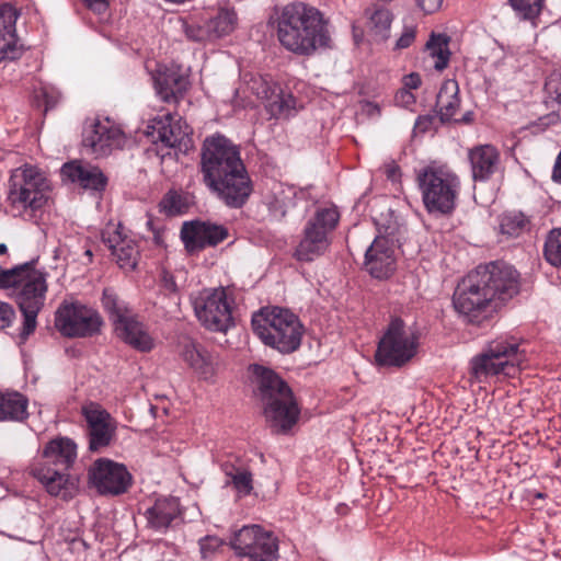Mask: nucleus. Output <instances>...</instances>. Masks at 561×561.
<instances>
[{
  "mask_svg": "<svg viewBox=\"0 0 561 561\" xmlns=\"http://www.w3.org/2000/svg\"><path fill=\"white\" fill-rule=\"evenodd\" d=\"M201 167L205 184L226 205L241 207L251 195L252 183L240 151L226 137L217 135L204 140Z\"/></svg>",
  "mask_w": 561,
  "mask_h": 561,
  "instance_id": "nucleus-1",
  "label": "nucleus"
},
{
  "mask_svg": "<svg viewBox=\"0 0 561 561\" xmlns=\"http://www.w3.org/2000/svg\"><path fill=\"white\" fill-rule=\"evenodd\" d=\"M517 291V271L504 263H490L479 266L458 284L453 304L458 313L472 322L492 300H507Z\"/></svg>",
  "mask_w": 561,
  "mask_h": 561,
  "instance_id": "nucleus-2",
  "label": "nucleus"
},
{
  "mask_svg": "<svg viewBox=\"0 0 561 561\" xmlns=\"http://www.w3.org/2000/svg\"><path fill=\"white\" fill-rule=\"evenodd\" d=\"M277 38L284 48L300 56L331 45L328 21L317 8L304 2L283 8L277 19Z\"/></svg>",
  "mask_w": 561,
  "mask_h": 561,
  "instance_id": "nucleus-3",
  "label": "nucleus"
},
{
  "mask_svg": "<svg viewBox=\"0 0 561 561\" xmlns=\"http://www.w3.org/2000/svg\"><path fill=\"white\" fill-rule=\"evenodd\" d=\"M77 459L76 443L64 436L50 439L30 467L31 474L43 485L46 492L64 500L73 495L75 484L67 471Z\"/></svg>",
  "mask_w": 561,
  "mask_h": 561,
  "instance_id": "nucleus-4",
  "label": "nucleus"
},
{
  "mask_svg": "<svg viewBox=\"0 0 561 561\" xmlns=\"http://www.w3.org/2000/svg\"><path fill=\"white\" fill-rule=\"evenodd\" d=\"M257 386L264 402V415L270 426L286 433L297 422L299 409L287 383L273 370L253 366Z\"/></svg>",
  "mask_w": 561,
  "mask_h": 561,
  "instance_id": "nucleus-5",
  "label": "nucleus"
},
{
  "mask_svg": "<svg viewBox=\"0 0 561 561\" xmlns=\"http://www.w3.org/2000/svg\"><path fill=\"white\" fill-rule=\"evenodd\" d=\"M526 360L518 339L500 335L485 344L483 350L470 360V377L476 382H488L503 375L512 377Z\"/></svg>",
  "mask_w": 561,
  "mask_h": 561,
  "instance_id": "nucleus-6",
  "label": "nucleus"
},
{
  "mask_svg": "<svg viewBox=\"0 0 561 561\" xmlns=\"http://www.w3.org/2000/svg\"><path fill=\"white\" fill-rule=\"evenodd\" d=\"M252 328L265 345L285 354L300 346L304 334V327L298 317L279 307L265 308L254 313Z\"/></svg>",
  "mask_w": 561,
  "mask_h": 561,
  "instance_id": "nucleus-7",
  "label": "nucleus"
},
{
  "mask_svg": "<svg viewBox=\"0 0 561 561\" xmlns=\"http://www.w3.org/2000/svg\"><path fill=\"white\" fill-rule=\"evenodd\" d=\"M417 182L430 213L448 214L454 209L460 180L449 167L432 162L419 171Z\"/></svg>",
  "mask_w": 561,
  "mask_h": 561,
  "instance_id": "nucleus-8",
  "label": "nucleus"
},
{
  "mask_svg": "<svg viewBox=\"0 0 561 561\" xmlns=\"http://www.w3.org/2000/svg\"><path fill=\"white\" fill-rule=\"evenodd\" d=\"M49 183L34 165L24 164L12 171L8 202L14 216L41 209L48 201Z\"/></svg>",
  "mask_w": 561,
  "mask_h": 561,
  "instance_id": "nucleus-9",
  "label": "nucleus"
},
{
  "mask_svg": "<svg viewBox=\"0 0 561 561\" xmlns=\"http://www.w3.org/2000/svg\"><path fill=\"white\" fill-rule=\"evenodd\" d=\"M198 321L214 332H227L233 325L234 299L229 288H205L191 295Z\"/></svg>",
  "mask_w": 561,
  "mask_h": 561,
  "instance_id": "nucleus-10",
  "label": "nucleus"
},
{
  "mask_svg": "<svg viewBox=\"0 0 561 561\" xmlns=\"http://www.w3.org/2000/svg\"><path fill=\"white\" fill-rule=\"evenodd\" d=\"M340 214L333 206L319 207L304 229L295 255L299 261L310 262L325 253L331 244L330 234L339 224Z\"/></svg>",
  "mask_w": 561,
  "mask_h": 561,
  "instance_id": "nucleus-11",
  "label": "nucleus"
},
{
  "mask_svg": "<svg viewBox=\"0 0 561 561\" xmlns=\"http://www.w3.org/2000/svg\"><path fill=\"white\" fill-rule=\"evenodd\" d=\"M18 285L11 296L16 300L23 316L22 334L27 336L36 327V317L44 306L47 283L46 274L39 270L25 265L22 270Z\"/></svg>",
  "mask_w": 561,
  "mask_h": 561,
  "instance_id": "nucleus-12",
  "label": "nucleus"
},
{
  "mask_svg": "<svg viewBox=\"0 0 561 561\" xmlns=\"http://www.w3.org/2000/svg\"><path fill=\"white\" fill-rule=\"evenodd\" d=\"M416 350L415 332L405 327L402 320L394 319L378 344L376 360L380 365L402 366L416 354Z\"/></svg>",
  "mask_w": 561,
  "mask_h": 561,
  "instance_id": "nucleus-13",
  "label": "nucleus"
},
{
  "mask_svg": "<svg viewBox=\"0 0 561 561\" xmlns=\"http://www.w3.org/2000/svg\"><path fill=\"white\" fill-rule=\"evenodd\" d=\"M55 325L69 337H84L100 331L102 319L98 311L79 302H64L56 311Z\"/></svg>",
  "mask_w": 561,
  "mask_h": 561,
  "instance_id": "nucleus-14",
  "label": "nucleus"
},
{
  "mask_svg": "<svg viewBox=\"0 0 561 561\" xmlns=\"http://www.w3.org/2000/svg\"><path fill=\"white\" fill-rule=\"evenodd\" d=\"M231 546L240 557L251 561H274L277 557V541L259 525L244 526L238 530Z\"/></svg>",
  "mask_w": 561,
  "mask_h": 561,
  "instance_id": "nucleus-15",
  "label": "nucleus"
},
{
  "mask_svg": "<svg viewBox=\"0 0 561 561\" xmlns=\"http://www.w3.org/2000/svg\"><path fill=\"white\" fill-rule=\"evenodd\" d=\"M90 484L103 495H119L131 484V474L119 462L107 458L95 460L88 472Z\"/></svg>",
  "mask_w": 561,
  "mask_h": 561,
  "instance_id": "nucleus-16",
  "label": "nucleus"
},
{
  "mask_svg": "<svg viewBox=\"0 0 561 561\" xmlns=\"http://www.w3.org/2000/svg\"><path fill=\"white\" fill-rule=\"evenodd\" d=\"M247 88L264 101L272 117H289L297 112V101L290 92L283 91L271 78L255 75L247 81Z\"/></svg>",
  "mask_w": 561,
  "mask_h": 561,
  "instance_id": "nucleus-17",
  "label": "nucleus"
},
{
  "mask_svg": "<svg viewBox=\"0 0 561 561\" xmlns=\"http://www.w3.org/2000/svg\"><path fill=\"white\" fill-rule=\"evenodd\" d=\"M192 128L181 117L175 118L170 113L154 117L147 126L146 135L156 145L164 148L186 150L191 145Z\"/></svg>",
  "mask_w": 561,
  "mask_h": 561,
  "instance_id": "nucleus-18",
  "label": "nucleus"
},
{
  "mask_svg": "<svg viewBox=\"0 0 561 561\" xmlns=\"http://www.w3.org/2000/svg\"><path fill=\"white\" fill-rule=\"evenodd\" d=\"M398 245L389 237L378 236L366 250L364 267L376 279H387L397 268Z\"/></svg>",
  "mask_w": 561,
  "mask_h": 561,
  "instance_id": "nucleus-19",
  "label": "nucleus"
},
{
  "mask_svg": "<svg viewBox=\"0 0 561 561\" xmlns=\"http://www.w3.org/2000/svg\"><path fill=\"white\" fill-rule=\"evenodd\" d=\"M123 131L108 118L95 119L83 131V147L95 156H107L113 149L122 146Z\"/></svg>",
  "mask_w": 561,
  "mask_h": 561,
  "instance_id": "nucleus-20",
  "label": "nucleus"
},
{
  "mask_svg": "<svg viewBox=\"0 0 561 561\" xmlns=\"http://www.w3.org/2000/svg\"><path fill=\"white\" fill-rule=\"evenodd\" d=\"M102 240L121 268H136L140 255L138 243L124 233L121 225H107L102 231Z\"/></svg>",
  "mask_w": 561,
  "mask_h": 561,
  "instance_id": "nucleus-21",
  "label": "nucleus"
},
{
  "mask_svg": "<svg viewBox=\"0 0 561 561\" xmlns=\"http://www.w3.org/2000/svg\"><path fill=\"white\" fill-rule=\"evenodd\" d=\"M228 236V229L225 226L210 221L184 222L181 229V239L190 252L215 247Z\"/></svg>",
  "mask_w": 561,
  "mask_h": 561,
  "instance_id": "nucleus-22",
  "label": "nucleus"
},
{
  "mask_svg": "<svg viewBox=\"0 0 561 561\" xmlns=\"http://www.w3.org/2000/svg\"><path fill=\"white\" fill-rule=\"evenodd\" d=\"M88 423L90 449L92 451L107 447L114 438L116 423L105 410L95 404L83 408Z\"/></svg>",
  "mask_w": 561,
  "mask_h": 561,
  "instance_id": "nucleus-23",
  "label": "nucleus"
},
{
  "mask_svg": "<svg viewBox=\"0 0 561 561\" xmlns=\"http://www.w3.org/2000/svg\"><path fill=\"white\" fill-rule=\"evenodd\" d=\"M19 12L10 4L0 5V61L14 60L21 56L22 45L16 35Z\"/></svg>",
  "mask_w": 561,
  "mask_h": 561,
  "instance_id": "nucleus-24",
  "label": "nucleus"
},
{
  "mask_svg": "<svg viewBox=\"0 0 561 561\" xmlns=\"http://www.w3.org/2000/svg\"><path fill=\"white\" fill-rule=\"evenodd\" d=\"M154 89L163 102L178 101L188 89L190 81L176 67H159L153 76Z\"/></svg>",
  "mask_w": 561,
  "mask_h": 561,
  "instance_id": "nucleus-25",
  "label": "nucleus"
},
{
  "mask_svg": "<svg viewBox=\"0 0 561 561\" xmlns=\"http://www.w3.org/2000/svg\"><path fill=\"white\" fill-rule=\"evenodd\" d=\"M61 174L72 183L79 184L84 190L101 192L107 184V178L101 169L89 163L71 161L61 168Z\"/></svg>",
  "mask_w": 561,
  "mask_h": 561,
  "instance_id": "nucleus-26",
  "label": "nucleus"
},
{
  "mask_svg": "<svg viewBox=\"0 0 561 561\" xmlns=\"http://www.w3.org/2000/svg\"><path fill=\"white\" fill-rule=\"evenodd\" d=\"M471 174L474 181H486L501 168V154L491 145H479L468 151Z\"/></svg>",
  "mask_w": 561,
  "mask_h": 561,
  "instance_id": "nucleus-27",
  "label": "nucleus"
},
{
  "mask_svg": "<svg viewBox=\"0 0 561 561\" xmlns=\"http://www.w3.org/2000/svg\"><path fill=\"white\" fill-rule=\"evenodd\" d=\"M116 335L126 344L141 352L150 351L153 341L144 324L130 312L114 324Z\"/></svg>",
  "mask_w": 561,
  "mask_h": 561,
  "instance_id": "nucleus-28",
  "label": "nucleus"
},
{
  "mask_svg": "<svg viewBox=\"0 0 561 561\" xmlns=\"http://www.w3.org/2000/svg\"><path fill=\"white\" fill-rule=\"evenodd\" d=\"M436 106L439 117L443 122H461L470 123L472 121V113L467 112L460 118L456 117L459 106V87L455 80H446L437 94Z\"/></svg>",
  "mask_w": 561,
  "mask_h": 561,
  "instance_id": "nucleus-29",
  "label": "nucleus"
},
{
  "mask_svg": "<svg viewBox=\"0 0 561 561\" xmlns=\"http://www.w3.org/2000/svg\"><path fill=\"white\" fill-rule=\"evenodd\" d=\"M183 359L204 380H211L218 371V359L202 346L187 342L182 350Z\"/></svg>",
  "mask_w": 561,
  "mask_h": 561,
  "instance_id": "nucleus-30",
  "label": "nucleus"
},
{
  "mask_svg": "<svg viewBox=\"0 0 561 561\" xmlns=\"http://www.w3.org/2000/svg\"><path fill=\"white\" fill-rule=\"evenodd\" d=\"M183 359L204 380H211L218 371V359L202 346L187 342L182 350Z\"/></svg>",
  "mask_w": 561,
  "mask_h": 561,
  "instance_id": "nucleus-31",
  "label": "nucleus"
},
{
  "mask_svg": "<svg viewBox=\"0 0 561 561\" xmlns=\"http://www.w3.org/2000/svg\"><path fill=\"white\" fill-rule=\"evenodd\" d=\"M180 514V504L173 496L158 499L147 508L148 525L156 530H165Z\"/></svg>",
  "mask_w": 561,
  "mask_h": 561,
  "instance_id": "nucleus-32",
  "label": "nucleus"
},
{
  "mask_svg": "<svg viewBox=\"0 0 561 561\" xmlns=\"http://www.w3.org/2000/svg\"><path fill=\"white\" fill-rule=\"evenodd\" d=\"M296 190L293 186L274 183L270 193L265 196L272 216L283 218L287 210L295 205Z\"/></svg>",
  "mask_w": 561,
  "mask_h": 561,
  "instance_id": "nucleus-33",
  "label": "nucleus"
},
{
  "mask_svg": "<svg viewBox=\"0 0 561 561\" xmlns=\"http://www.w3.org/2000/svg\"><path fill=\"white\" fill-rule=\"evenodd\" d=\"M368 22L367 30L375 42H383L390 35V26L392 23L391 12L381 7L368 8L365 12Z\"/></svg>",
  "mask_w": 561,
  "mask_h": 561,
  "instance_id": "nucleus-34",
  "label": "nucleus"
},
{
  "mask_svg": "<svg viewBox=\"0 0 561 561\" xmlns=\"http://www.w3.org/2000/svg\"><path fill=\"white\" fill-rule=\"evenodd\" d=\"M27 416V400L18 392L0 393V422L23 421Z\"/></svg>",
  "mask_w": 561,
  "mask_h": 561,
  "instance_id": "nucleus-35",
  "label": "nucleus"
},
{
  "mask_svg": "<svg viewBox=\"0 0 561 561\" xmlns=\"http://www.w3.org/2000/svg\"><path fill=\"white\" fill-rule=\"evenodd\" d=\"M169 23L175 31L182 32L188 41L209 42L213 41L208 23L202 25L194 19H184L181 16L170 19Z\"/></svg>",
  "mask_w": 561,
  "mask_h": 561,
  "instance_id": "nucleus-36",
  "label": "nucleus"
},
{
  "mask_svg": "<svg viewBox=\"0 0 561 561\" xmlns=\"http://www.w3.org/2000/svg\"><path fill=\"white\" fill-rule=\"evenodd\" d=\"M208 27L213 41L230 34L237 25V14L231 9H220L217 14L208 21Z\"/></svg>",
  "mask_w": 561,
  "mask_h": 561,
  "instance_id": "nucleus-37",
  "label": "nucleus"
},
{
  "mask_svg": "<svg viewBox=\"0 0 561 561\" xmlns=\"http://www.w3.org/2000/svg\"><path fill=\"white\" fill-rule=\"evenodd\" d=\"M448 37L445 35H433L426 44L428 56L433 59L434 68L442 71L449 61L450 51L448 48Z\"/></svg>",
  "mask_w": 561,
  "mask_h": 561,
  "instance_id": "nucleus-38",
  "label": "nucleus"
},
{
  "mask_svg": "<svg viewBox=\"0 0 561 561\" xmlns=\"http://www.w3.org/2000/svg\"><path fill=\"white\" fill-rule=\"evenodd\" d=\"M499 228L502 234L517 237L528 229V220L522 213H506L501 216Z\"/></svg>",
  "mask_w": 561,
  "mask_h": 561,
  "instance_id": "nucleus-39",
  "label": "nucleus"
},
{
  "mask_svg": "<svg viewBox=\"0 0 561 561\" xmlns=\"http://www.w3.org/2000/svg\"><path fill=\"white\" fill-rule=\"evenodd\" d=\"M102 304L104 309L108 312L113 324L131 312L126 304L121 300L112 289H104Z\"/></svg>",
  "mask_w": 561,
  "mask_h": 561,
  "instance_id": "nucleus-40",
  "label": "nucleus"
},
{
  "mask_svg": "<svg viewBox=\"0 0 561 561\" xmlns=\"http://www.w3.org/2000/svg\"><path fill=\"white\" fill-rule=\"evenodd\" d=\"M228 477L227 483H231L240 495H248L252 491V474L241 468L228 467L224 468Z\"/></svg>",
  "mask_w": 561,
  "mask_h": 561,
  "instance_id": "nucleus-41",
  "label": "nucleus"
},
{
  "mask_svg": "<svg viewBox=\"0 0 561 561\" xmlns=\"http://www.w3.org/2000/svg\"><path fill=\"white\" fill-rule=\"evenodd\" d=\"M543 255L546 261L556 267H561V228L552 229L545 242Z\"/></svg>",
  "mask_w": 561,
  "mask_h": 561,
  "instance_id": "nucleus-42",
  "label": "nucleus"
},
{
  "mask_svg": "<svg viewBox=\"0 0 561 561\" xmlns=\"http://www.w3.org/2000/svg\"><path fill=\"white\" fill-rule=\"evenodd\" d=\"M514 11L524 20L539 15L545 0H508Z\"/></svg>",
  "mask_w": 561,
  "mask_h": 561,
  "instance_id": "nucleus-43",
  "label": "nucleus"
},
{
  "mask_svg": "<svg viewBox=\"0 0 561 561\" xmlns=\"http://www.w3.org/2000/svg\"><path fill=\"white\" fill-rule=\"evenodd\" d=\"M186 206L184 198L176 192H169L160 202L161 210L169 216L182 214Z\"/></svg>",
  "mask_w": 561,
  "mask_h": 561,
  "instance_id": "nucleus-44",
  "label": "nucleus"
},
{
  "mask_svg": "<svg viewBox=\"0 0 561 561\" xmlns=\"http://www.w3.org/2000/svg\"><path fill=\"white\" fill-rule=\"evenodd\" d=\"M59 98V92L48 85H43L34 92V102L38 107L44 106L45 112L54 107L58 103Z\"/></svg>",
  "mask_w": 561,
  "mask_h": 561,
  "instance_id": "nucleus-45",
  "label": "nucleus"
},
{
  "mask_svg": "<svg viewBox=\"0 0 561 561\" xmlns=\"http://www.w3.org/2000/svg\"><path fill=\"white\" fill-rule=\"evenodd\" d=\"M24 268L25 265L0 271V288L11 289V293H13L19 282L18 278H20L22 270Z\"/></svg>",
  "mask_w": 561,
  "mask_h": 561,
  "instance_id": "nucleus-46",
  "label": "nucleus"
},
{
  "mask_svg": "<svg viewBox=\"0 0 561 561\" xmlns=\"http://www.w3.org/2000/svg\"><path fill=\"white\" fill-rule=\"evenodd\" d=\"M546 90L551 101L558 104V113L561 115V76H550L546 82Z\"/></svg>",
  "mask_w": 561,
  "mask_h": 561,
  "instance_id": "nucleus-47",
  "label": "nucleus"
},
{
  "mask_svg": "<svg viewBox=\"0 0 561 561\" xmlns=\"http://www.w3.org/2000/svg\"><path fill=\"white\" fill-rule=\"evenodd\" d=\"M224 541L217 536H205L199 539L201 554L204 559L210 558L221 546Z\"/></svg>",
  "mask_w": 561,
  "mask_h": 561,
  "instance_id": "nucleus-48",
  "label": "nucleus"
},
{
  "mask_svg": "<svg viewBox=\"0 0 561 561\" xmlns=\"http://www.w3.org/2000/svg\"><path fill=\"white\" fill-rule=\"evenodd\" d=\"M14 318V311L10 305L0 300V329L8 328Z\"/></svg>",
  "mask_w": 561,
  "mask_h": 561,
  "instance_id": "nucleus-49",
  "label": "nucleus"
},
{
  "mask_svg": "<svg viewBox=\"0 0 561 561\" xmlns=\"http://www.w3.org/2000/svg\"><path fill=\"white\" fill-rule=\"evenodd\" d=\"M415 39V31L413 27H405L401 36L396 42V48H408Z\"/></svg>",
  "mask_w": 561,
  "mask_h": 561,
  "instance_id": "nucleus-50",
  "label": "nucleus"
},
{
  "mask_svg": "<svg viewBox=\"0 0 561 561\" xmlns=\"http://www.w3.org/2000/svg\"><path fill=\"white\" fill-rule=\"evenodd\" d=\"M83 3L96 14H104L108 10L110 0H82Z\"/></svg>",
  "mask_w": 561,
  "mask_h": 561,
  "instance_id": "nucleus-51",
  "label": "nucleus"
},
{
  "mask_svg": "<svg viewBox=\"0 0 561 561\" xmlns=\"http://www.w3.org/2000/svg\"><path fill=\"white\" fill-rule=\"evenodd\" d=\"M443 0H417L419 7L425 13H434L442 7Z\"/></svg>",
  "mask_w": 561,
  "mask_h": 561,
  "instance_id": "nucleus-52",
  "label": "nucleus"
},
{
  "mask_svg": "<svg viewBox=\"0 0 561 561\" xmlns=\"http://www.w3.org/2000/svg\"><path fill=\"white\" fill-rule=\"evenodd\" d=\"M161 284L165 290L169 293H175L176 291V283L174 280V277L171 273L168 271H163L161 274Z\"/></svg>",
  "mask_w": 561,
  "mask_h": 561,
  "instance_id": "nucleus-53",
  "label": "nucleus"
},
{
  "mask_svg": "<svg viewBox=\"0 0 561 561\" xmlns=\"http://www.w3.org/2000/svg\"><path fill=\"white\" fill-rule=\"evenodd\" d=\"M404 89H417L421 85V77L416 72H412L403 78Z\"/></svg>",
  "mask_w": 561,
  "mask_h": 561,
  "instance_id": "nucleus-54",
  "label": "nucleus"
},
{
  "mask_svg": "<svg viewBox=\"0 0 561 561\" xmlns=\"http://www.w3.org/2000/svg\"><path fill=\"white\" fill-rule=\"evenodd\" d=\"M397 99L400 100L401 102L405 103V104H410V103L414 102L413 94L411 92H409L408 90H405V89L401 90L398 93Z\"/></svg>",
  "mask_w": 561,
  "mask_h": 561,
  "instance_id": "nucleus-55",
  "label": "nucleus"
},
{
  "mask_svg": "<svg viewBox=\"0 0 561 561\" xmlns=\"http://www.w3.org/2000/svg\"><path fill=\"white\" fill-rule=\"evenodd\" d=\"M397 171H398L397 167H394V165L389 167L387 170L388 176L391 179H394Z\"/></svg>",
  "mask_w": 561,
  "mask_h": 561,
  "instance_id": "nucleus-56",
  "label": "nucleus"
},
{
  "mask_svg": "<svg viewBox=\"0 0 561 561\" xmlns=\"http://www.w3.org/2000/svg\"><path fill=\"white\" fill-rule=\"evenodd\" d=\"M7 251V245L4 243H0V255H4Z\"/></svg>",
  "mask_w": 561,
  "mask_h": 561,
  "instance_id": "nucleus-57",
  "label": "nucleus"
},
{
  "mask_svg": "<svg viewBox=\"0 0 561 561\" xmlns=\"http://www.w3.org/2000/svg\"><path fill=\"white\" fill-rule=\"evenodd\" d=\"M72 543L75 546H84V542L82 540H73Z\"/></svg>",
  "mask_w": 561,
  "mask_h": 561,
  "instance_id": "nucleus-58",
  "label": "nucleus"
},
{
  "mask_svg": "<svg viewBox=\"0 0 561 561\" xmlns=\"http://www.w3.org/2000/svg\"><path fill=\"white\" fill-rule=\"evenodd\" d=\"M85 254H87V255H89V256H91V255H92V252H91L90 250H88V251L85 252Z\"/></svg>",
  "mask_w": 561,
  "mask_h": 561,
  "instance_id": "nucleus-59",
  "label": "nucleus"
}]
</instances>
